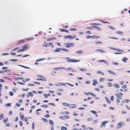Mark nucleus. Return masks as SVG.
Segmentation results:
<instances>
[{"label":"nucleus","instance_id":"423d86ee","mask_svg":"<svg viewBox=\"0 0 130 130\" xmlns=\"http://www.w3.org/2000/svg\"><path fill=\"white\" fill-rule=\"evenodd\" d=\"M110 48L112 50L115 51H117L118 52H124V51L123 50H120L119 49L113 48L112 47H110Z\"/></svg>","mask_w":130,"mask_h":130},{"label":"nucleus","instance_id":"9d476101","mask_svg":"<svg viewBox=\"0 0 130 130\" xmlns=\"http://www.w3.org/2000/svg\"><path fill=\"white\" fill-rule=\"evenodd\" d=\"M25 42V41L24 39H23L21 40H20L18 41L17 44H21L22 43H24Z\"/></svg>","mask_w":130,"mask_h":130},{"label":"nucleus","instance_id":"aec40b11","mask_svg":"<svg viewBox=\"0 0 130 130\" xmlns=\"http://www.w3.org/2000/svg\"><path fill=\"white\" fill-rule=\"evenodd\" d=\"M96 51L97 52H99L101 53H105V51H104L102 50L101 49H97L96 50Z\"/></svg>","mask_w":130,"mask_h":130},{"label":"nucleus","instance_id":"6e6552de","mask_svg":"<svg viewBox=\"0 0 130 130\" xmlns=\"http://www.w3.org/2000/svg\"><path fill=\"white\" fill-rule=\"evenodd\" d=\"M108 122V121H105L103 122L101 125L100 126V127L101 128H102L104 126H105L106 124Z\"/></svg>","mask_w":130,"mask_h":130},{"label":"nucleus","instance_id":"473e14b6","mask_svg":"<svg viewBox=\"0 0 130 130\" xmlns=\"http://www.w3.org/2000/svg\"><path fill=\"white\" fill-rule=\"evenodd\" d=\"M105 80V79L103 78H101L100 79V81L101 82H103Z\"/></svg>","mask_w":130,"mask_h":130},{"label":"nucleus","instance_id":"e433bc0d","mask_svg":"<svg viewBox=\"0 0 130 130\" xmlns=\"http://www.w3.org/2000/svg\"><path fill=\"white\" fill-rule=\"evenodd\" d=\"M30 79L29 78H26L25 80H23L22 81L24 83H25L26 82H27Z\"/></svg>","mask_w":130,"mask_h":130},{"label":"nucleus","instance_id":"774afa93","mask_svg":"<svg viewBox=\"0 0 130 130\" xmlns=\"http://www.w3.org/2000/svg\"><path fill=\"white\" fill-rule=\"evenodd\" d=\"M86 33L88 34H91V32L89 31H87L86 32Z\"/></svg>","mask_w":130,"mask_h":130},{"label":"nucleus","instance_id":"680f3d73","mask_svg":"<svg viewBox=\"0 0 130 130\" xmlns=\"http://www.w3.org/2000/svg\"><path fill=\"white\" fill-rule=\"evenodd\" d=\"M113 64H114V65H118L119 64V63H117V62H113Z\"/></svg>","mask_w":130,"mask_h":130},{"label":"nucleus","instance_id":"3c124183","mask_svg":"<svg viewBox=\"0 0 130 130\" xmlns=\"http://www.w3.org/2000/svg\"><path fill=\"white\" fill-rule=\"evenodd\" d=\"M105 64H106V65H108L109 64V63L106 60H104L103 62Z\"/></svg>","mask_w":130,"mask_h":130},{"label":"nucleus","instance_id":"de8ad7c7","mask_svg":"<svg viewBox=\"0 0 130 130\" xmlns=\"http://www.w3.org/2000/svg\"><path fill=\"white\" fill-rule=\"evenodd\" d=\"M34 38H30L28 39L26 38V40H27V41L28 40H32Z\"/></svg>","mask_w":130,"mask_h":130},{"label":"nucleus","instance_id":"6ab92c4d","mask_svg":"<svg viewBox=\"0 0 130 130\" xmlns=\"http://www.w3.org/2000/svg\"><path fill=\"white\" fill-rule=\"evenodd\" d=\"M49 123L51 125L53 126L54 124V123L53 120H49Z\"/></svg>","mask_w":130,"mask_h":130},{"label":"nucleus","instance_id":"09e8293b","mask_svg":"<svg viewBox=\"0 0 130 130\" xmlns=\"http://www.w3.org/2000/svg\"><path fill=\"white\" fill-rule=\"evenodd\" d=\"M64 118L66 119H68L70 118V116L68 115H65L64 116Z\"/></svg>","mask_w":130,"mask_h":130},{"label":"nucleus","instance_id":"f8f14e48","mask_svg":"<svg viewBox=\"0 0 130 130\" xmlns=\"http://www.w3.org/2000/svg\"><path fill=\"white\" fill-rule=\"evenodd\" d=\"M116 96H118V98L117 99V103L119 105V103L120 102V101L119 99H121L120 98V97H119V96H118V94H116Z\"/></svg>","mask_w":130,"mask_h":130},{"label":"nucleus","instance_id":"b1692460","mask_svg":"<svg viewBox=\"0 0 130 130\" xmlns=\"http://www.w3.org/2000/svg\"><path fill=\"white\" fill-rule=\"evenodd\" d=\"M107 85L109 87H112L113 86V85L112 83L110 82H109Z\"/></svg>","mask_w":130,"mask_h":130},{"label":"nucleus","instance_id":"39448f33","mask_svg":"<svg viewBox=\"0 0 130 130\" xmlns=\"http://www.w3.org/2000/svg\"><path fill=\"white\" fill-rule=\"evenodd\" d=\"M66 47H67L69 48L70 47L73 46H74V43H67L66 44Z\"/></svg>","mask_w":130,"mask_h":130},{"label":"nucleus","instance_id":"f704fd0d","mask_svg":"<svg viewBox=\"0 0 130 130\" xmlns=\"http://www.w3.org/2000/svg\"><path fill=\"white\" fill-rule=\"evenodd\" d=\"M128 59L126 58H124L123 59V61L124 62H126Z\"/></svg>","mask_w":130,"mask_h":130},{"label":"nucleus","instance_id":"9b49d317","mask_svg":"<svg viewBox=\"0 0 130 130\" xmlns=\"http://www.w3.org/2000/svg\"><path fill=\"white\" fill-rule=\"evenodd\" d=\"M62 48H57L55 50L54 52H60L61 50H62Z\"/></svg>","mask_w":130,"mask_h":130},{"label":"nucleus","instance_id":"393cba45","mask_svg":"<svg viewBox=\"0 0 130 130\" xmlns=\"http://www.w3.org/2000/svg\"><path fill=\"white\" fill-rule=\"evenodd\" d=\"M116 33L119 34L120 35H122L123 34V33L122 32V31H117L116 32Z\"/></svg>","mask_w":130,"mask_h":130},{"label":"nucleus","instance_id":"f3484780","mask_svg":"<svg viewBox=\"0 0 130 130\" xmlns=\"http://www.w3.org/2000/svg\"><path fill=\"white\" fill-rule=\"evenodd\" d=\"M108 72L110 74H112L115 75H117V74L116 73L109 70H108Z\"/></svg>","mask_w":130,"mask_h":130},{"label":"nucleus","instance_id":"cd10ccee","mask_svg":"<svg viewBox=\"0 0 130 130\" xmlns=\"http://www.w3.org/2000/svg\"><path fill=\"white\" fill-rule=\"evenodd\" d=\"M114 87L117 88H119L120 87L119 85L118 84H115L114 85Z\"/></svg>","mask_w":130,"mask_h":130},{"label":"nucleus","instance_id":"ddd939ff","mask_svg":"<svg viewBox=\"0 0 130 130\" xmlns=\"http://www.w3.org/2000/svg\"><path fill=\"white\" fill-rule=\"evenodd\" d=\"M85 94H86L87 95H89V94H90V95H92L94 96H95V97L96 96L95 95L93 94L92 93H91V92H88V93H85Z\"/></svg>","mask_w":130,"mask_h":130},{"label":"nucleus","instance_id":"a19ab883","mask_svg":"<svg viewBox=\"0 0 130 130\" xmlns=\"http://www.w3.org/2000/svg\"><path fill=\"white\" fill-rule=\"evenodd\" d=\"M106 100H107V102L109 104H110L111 103V102H110V100H109V99L108 98H106Z\"/></svg>","mask_w":130,"mask_h":130},{"label":"nucleus","instance_id":"0eeeda50","mask_svg":"<svg viewBox=\"0 0 130 130\" xmlns=\"http://www.w3.org/2000/svg\"><path fill=\"white\" fill-rule=\"evenodd\" d=\"M58 84H59V85H61L63 86L65 85V84H67L69 86H71L72 87L74 86V85L69 83H59Z\"/></svg>","mask_w":130,"mask_h":130},{"label":"nucleus","instance_id":"49530a36","mask_svg":"<svg viewBox=\"0 0 130 130\" xmlns=\"http://www.w3.org/2000/svg\"><path fill=\"white\" fill-rule=\"evenodd\" d=\"M71 37H70L71 39H73L75 38L76 37V36L75 35H73L72 36H71Z\"/></svg>","mask_w":130,"mask_h":130},{"label":"nucleus","instance_id":"0e129e2a","mask_svg":"<svg viewBox=\"0 0 130 130\" xmlns=\"http://www.w3.org/2000/svg\"><path fill=\"white\" fill-rule=\"evenodd\" d=\"M129 99H127L125 100V102L126 103H128L129 102Z\"/></svg>","mask_w":130,"mask_h":130},{"label":"nucleus","instance_id":"69168bd1","mask_svg":"<svg viewBox=\"0 0 130 130\" xmlns=\"http://www.w3.org/2000/svg\"><path fill=\"white\" fill-rule=\"evenodd\" d=\"M85 83L87 84H89L90 83V81H88L86 82Z\"/></svg>","mask_w":130,"mask_h":130},{"label":"nucleus","instance_id":"c756f323","mask_svg":"<svg viewBox=\"0 0 130 130\" xmlns=\"http://www.w3.org/2000/svg\"><path fill=\"white\" fill-rule=\"evenodd\" d=\"M62 105L65 106H69V104L67 103L64 102L62 103Z\"/></svg>","mask_w":130,"mask_h":130},{"label":"nucleus","instance_id":"58836bf2","mask_svg":"<svg viewBox=\"0 0 130 130\" xmlns=\"http://www.w3.org/2000/svg\"><path fill=\"white\" fill-rule=\"evenodd\" d=\"M73 69V68H67L66 70L68 71H72Z\"/></svg>","mask_w":130,"mask_h":130},{"label":"nucleus","instance_id":"7c9ffc66","mask_svg":"<svg viewBox=\"0 0 130 130\" xmlns=\"http://www.w3.org/2000/svg\"><path fill=\"white\" fill-rule=\"evenodd\" d=\"M109 39H112L117 40L118 39V38H115V37H109Z\"/></svg>","mask_w":130,"mask_h":130},{"label":"nucleus","instance_id":"c9c22d12","mask_svg":"<svg viewBox=\"0 0 130 130\" xmlns=\"http://www.w3.org/2000/svg\"><path fill=\"white\" fill-rule=\"evenodd\" d=\"M8 121V118H5L3 120V121L5 123L6 122Z\"/></svg>","mask_w":130,"mask_h":130},{"label":"nucleus","instance_id":"a878e982","mask_svg":"<svg viewBox=\"0 0 130 130\" xmlns=\"http://www.w3.org/2000/svg\"><path fill=\"white\" fill-rule=\"evenodd\" d=\"M60 30L61 31H62V32H66L67 33L69 32V31L68 30H67L66 29H60Z\"/></svg>","mask_w":130,"mask_h":130},{"label":"nucleus","instance_id":"79ce46f5","mask_svg":"<svg viewBox=\"0 0 130 130\" xmlns=\"http://www.w3.org/2000/svg\"><path fill=\"white\" fill-rule=\"evenodd\" d=\"M97 73L98 74H101V75H104V74L103 73H102L100 71H98L97 72Z\"/></svg>","mask_w":130,"mask_h":130},{"label":"nucleus","instance_id":"dca6fc26","mask_svg":"<svg viewBox=\"0 0 130 130\" xmlns=\"http://www.w3.org/2000/svg\"><path fill=\"white\" fill-rule=\"evenodd\" d=\"M20 118L22 120H23L24 118V115L22 113H20Z\"/></svg>","mask_w":130,"mask_h":130},{"label":"nucleus","instance_id":"ea45409f","mask_svg":"<svg viewBox=\"0 0 130 130\" xmlns=\"http://www.w3.org/2000/svg\"><path fill=\"white\" fill-rule=\"evenodd\" d=\"M28 94L30 96L32 97L33 96V94L32 92H29L28 93Z\"/></svg>","mask_w":130,"mask_h":130},{"label":"nucleus","instance_id":"2eb2a0df","mask_svg":"<svg viewBox=\"0 0 130 130\" xmlns=\"http://www.w3.org/2000/svg\"><path fill=\"white\" fill-rule=\"evenodd\" d=\"M83 53V50H80L77 51L75 52V54H82Z\"/></svg>","mask_w":130,"mask_h":130},{"label":"nucleus","instance_id":"5fc2aeb1","mask_svg":"<svg viewBox=\"0 0 130 130\" xmlns=\"http://www.w3.org/2000/svg\"><path fill=\"white\" fill-rule=\"evenodd\" d=\"M108 27L110 28V29H112L113 30H115V29L113 27H112L110 26H109Z\"/></svg>","mask_w":130,"mask_h":130},{"label":"nucleus","instance_id":"20e7f679","mask_svg":"<svg viewBox=\"0 0 130 130\" xmlns=\"http://www.w3.org/2000/svg\"><path fill=\"white\" fill-rule=\"evenodd\" d=\"M125 125V123L123 121H121L118 124L117 128H120L123 125Z\"/></svg>","mask_w":130,"mask_h":130},{"label":"nucleus","instance_id":"a211bd4d","mask_svg":"<svg viewBox=\"0 0 130 130\" xmlns=\"http://www.w3.org/2000/svg\"><path fill=\"white\" fill-rule=\"evenodd\" d=\"M91 112L93 113V114H95V116L97 117L98 116V115L97 114V112L94 110L91 111Z\"/></svg>","mask_w":130,"mask_h":130},{"label":"nucleus","instance_id":"412c9836","mask_svg":"<svg viewBox=\"0 0 130 130\" xmlns=\"http://www.w3.org/2000/svg\"><path fill=\"white\" fill-rule=\"evenodd\" d=\"M56 39V37H50L47 39V40L48 41H50L53 40H55Z\"/></svg>","mask_w":130,"mask_h":130},{"label":"nucleus","instance_id":"c85d7f7f","mask_svg":"<svg viewBox=\"0 0 130 130\" xmlns=\"http://www.w3.org/2000/svg\"><path fill=\"white\" fill-rule=\"evenodd\" d=\"M80 70L82 72L85 71L87 70L86 68H81L80 69Z\"/></svg>","mask_w":130,"mask_h":130},{"label":"nucleus","instance_id":"c03bdc74","mask_svg":"<svg viewBox=\"0 0 130 130\" xmlns=\"http://www.w3.org/2000/svg\"><path fill=\"white\" fill-rule=\"evenodd\" d=\"M48 106L47 105H43L41 106L42 107L47 108Z\"/></svg>","mask_w":130,"mask_h":130},{"label":"nucleus","instance_id":"f257e3e1","mask_svg":"<svg viewBox=\"0 0 130 130\" xmlns=\"http://www.w3.org/2000/svg\"><path fill=\"white\" fill-rule=\"evenodd\" d=\"M29 44H26L22 46V49L19 50L18 52H24V50H27L29 48V46H28Z\"/></svg>","mask_w":130,"mask_h":130},{"label":"nucleus","instance_id":"72a5a7b5","mask_svg":"<svg viewBox=\"0 0 130 130\" xmlns=\"http://www.w3.org/2000/svg\"><path fill=\"white\" fill-rule=\"evenodd\" d=\"M4 118L3 115V114H1L0 115V119L2 120Z\"/></svg>","mask_w":130,"mask_h":130},{"label":"nucleus","instance_id":"7ed1b4c3","mask_svg":"<svg viewBox=\"0 0 130 130\" xmlns=\"http://www.w3.org/2000/svg\"><path fill=\"white\" fill-rule=\"evenodd\" d=\"M37 77L38 78L37 79V80H39L45 81L46 79L45 78L42 76L40 75H37Z\"/></svg>","mask_w":130,"mask_h":130},{"label":"nucleus","instance_id":"6e6d98bb","mask_svg":"<svg viewBox=\"0 0 130 130\" xmlns=\"http://www.w3.org/2000/svg\"><path fill=\"white\" fill-rule=\"evenodd\" d=\"M6 106H10L11 105V103H8L7 104H6Z\"/></svg>","mask_w":130,"mask_h":130},{"label":"nucleus","instance_id":"4468645a","mask_svg":"<svg viewBox=\"0 0 130 130\" xmlns=\"http://www.w3.org/2000/svg\"><path fill=\"white\" fill-rule=\"evenodd\" d=\"M69 106L70 108H76L77 107V105L76 104L71 105H69Z\"/></svg>","mask_w":130,"mask_h":130},{"label":"nucleus","instance_id":"5701e85b","mask_svg":"<svg viewBox=\"0 0 130 130\" xmlns=\"http://www.w3.org/2000/svg\"><path fill=\"white\" fill-rule=\"evenodd\" d=\"M71 35H70L67 36H64V39L70 38V39Z\"/></svg>","mask_w":130,"mask_h":130},{"label":"nucleus","instance_id":"f03ea898","mask_svg":"<svg viewBox=\"0 0 130 130\" xmlns=\"http://www.w3.org/2000/svg\"><path fill=\"white\" fill-rule=\"evenodd\" d=\"M66 60L69 62H79V61L78 60H75L73 59H70L69 57H66Z\"/></svg>","mask_w":130,"mask_h":130},{"label":"nucleus","instance_id":"4c0bfd02","mask_svg":"<svg viewBox=\"0 0 130 130\" xmlns=\"http://www.w3.org/2000/svg\"><path fill=\"white\" fill-rule=\"evenodd\" d=\"M103 43L101 42H96L95 43V44H103Z\"/></svg>","mask_w":130,"mask_h":130},{"label":"nucleus","instance_id":"e2e57ef3","mask_svg":"<svg viewBox=\"0 0 130 130\" xmlns=\"http://www.w3.org/2000/svg\"><path fill=\"white\" fill-rule=\"evenodd\" d=\"M122 88L123 89H124L126 88V85H124L122 86Z\"/></svg>","mask_w":130,"mask_h":130},{"label":"nucleus","instance_id":"13d9d810","mask_svg":"<svg viewBox=\"0 0 130 130\" xmlns=\"http://www.w3.org/2000/svg\"><path fill=\"white\" fill-rule=\"evenodd\" d=\"M6 126L7 127L10 126V124L9 123H8L6 124Z\"/></svg>","mask_w":130,"mask_h":130},{"label":"nucleus","instance_id":"37998d69","mask_svg":"<svg viewBox=\"0 0 130 130\" xmlns=\"http://www.w3.org/2000/svg\"><path fill=\"white\" fill-rule=\"evenodd\" d=\"M98 121V120H94L93 121V124H96L97 123Z\"/></svg>","mask_w":130,"mask_h":130},{"label":"nucleus","instance_id":"052dcab7","mask_svg":"<svg viewBox=\"0 0 130 130\" xmlns=\"http://www.w3.org/2000/svg\"><path fill=\"white\" fill-rule=\"evenodd\" d=\"M114 99V97L113 96H111V100L112 101H113Z\"/></svg>","mask_w":130,"mask_h":130},{"label":"nucleus","instance_id":"1a4fd4ad","mask_svg":"<svg viewBox=\"0 0 130 130\" xmlns=\"http://www.w3.org/2000/svg\"><path fill=\"white\" fill-rule=\"evenodd\" d=\"M92 81L93 83H92V84L94 86H95L96 84H98V83L96 79L93 80Z\"/></svg>","mask_w":130,"mask_h":130},{"label":"nucleus","instance_id":"bf43d9fd","mask_svg":"<svg viewBox=\"0 0 130 130\" xmlns=\"http://www.w3.org/2000/svg\"><path fill=\"white\" fill-rule=\"evenodd\" d=\"M69 30H77L76 28H72L71 29H69Z\"/></svg>","mask_w":130,"mask_h":130},{"label":"nucleus","instance_id":"2f4dec72","mask_svg":"<svg viewBox=\"0 0 130 130\" xmlns=\"http://www.w3.org/2000/svg\"><path fill=\"white\" fill-rule=\"evenodd\" d=\"M20 66L23 67V68H26V69H30V68L29 67H26V66H22V65H20Z\"/></svg>","mask_w":130,"mask_h":130},{"label":"nucleus","instance_id":"bb28decb","mask_svg":"<svg viewBox=\"0 0 130 130\" xmlns=\"http://www.w3.org/2000/svg\"><path fill=\"white\" fill-rule=\"evenodd\" d=\"M93 28H96L97 29H98L99 30H100L101 29L100 28V27L97 26H92Z\"/></svg>","mask_w":130,"mask_h":130},{"label":"nucleus","instance_id":"a18cd8bd","mask_svg":"<svg viewBox=\"0 0 130 130\" xmlns=\"http://www.w3.org/2000/svg\"><path fill=\"white\" fill-rule=\"evenodd\" d=\"M61 130H67V128L64 127H62L61 128Z\"/></svg>","mask_w":130,"mask_h":130},{"label":"nucleus","instance_id":"4d7b16f0","mask_svg":"<svg viewBox=\"0 0 130 130\" xmlns=\"http://www.w3.org/2000/svg\"><path fill=\"white\" fill-rule=\"evenodd\" d=\"M11 56H13L14 55H16V54L15 53H11L10 54Z\"/></svg>","mask_w":130,"mask_h":130},{"label":"nucleus","instance_id":"603ef678","mask_svg":"<svg viewBox=\"0 0 130 130\" xmlns=\"http://www.w3.org/2000/svg\"><path fill=\"white\" fill-rule=\"evenodd\" d=\"M92 120V119L91 118H88L87 119V120L88 121H91Z\"/></svg>","mask_w":130,"mask_h":130},{"label":"nucleus","instance_id":"4be33fe9","mask_svg":"<svg viewBox=\"0 0 130 130\" xmlns=\"http://www.w3.org/2000/svg\"><path fill=\"white\" fill-rule=\"evenodd\" d=\"M100 37H101L100 36H92V38H93V39H97L100 38Z\"/></svg>","mask_w":130,"mask_h":130},{"label":"nucleus","instance_id":"864d4df0","mask_svg":"<svg viewBox=\"0 0 130 130\" xmlns=\"http://www.w3.org/2000/svg\"><path fill=\"white\" fill-rule=\"evenodd\" d=\"M19 124H20V125L21 126H23V123L21 121H19Z\"/></svg>","mask_w":130,"mask_h":130},{"label":"nucleus","instance_id":"338daca9","mask_svg":"<svg viewBox=\"0 0 130 130\" xmlns=\"http://www.w3.org/2000/svg\"><path fill=\"white\" fill-rule=\"evenodd\" d=\"M92 36H87L86 38L87 39H90V38H92Z\"/></svg>","mask_w":130,"mask_h":130},{"label":"nucleus","instance_id":"8fccbe9b","mask_svg":"<svg viewBox=\"0 0 130 130\" xmlns=\"http://www.w3.org/2000/svg\"><path fill=\"white\" fill-rule=\"evenodd\" d=\"M42 119L43 121H45L46 122H47V119H45V118H42Z\"/></svg>","mask_w":130,"mask_h":130}]
</instances>
